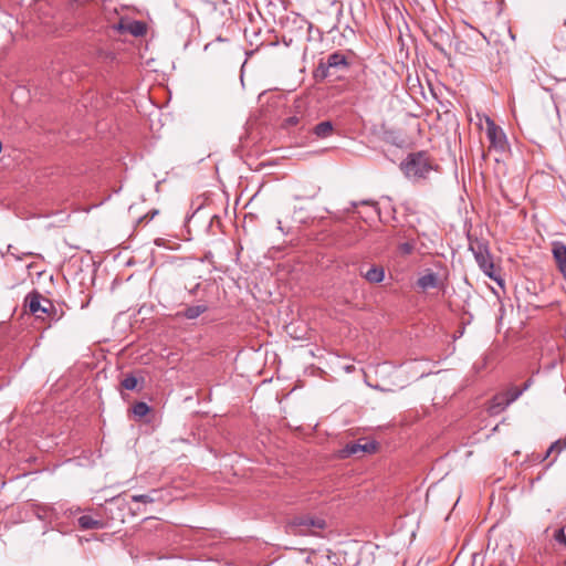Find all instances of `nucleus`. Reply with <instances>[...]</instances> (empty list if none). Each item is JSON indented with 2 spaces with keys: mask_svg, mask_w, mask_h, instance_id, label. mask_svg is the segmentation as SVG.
Returning <instances> with one entry per match:
<instances>
[{
  "mask_svg": "<svg viewBox=\"0 0 566 566\" xmlns=\"http://www.w3.org/2000/svg\"><path fill=\"white\" fill-rule=\"evenodd\" d=\"M406 177L417 180L426 178L432 169L426 153L410 154L400 165Z\"/></svg>",
  "mask_w": 566,
  "mask_h": 566,
  "instance_id": "f257e3e1",
  "label": "nucleus"
},
{
  "mask_svg": "<svg viewBox=\"0 0 566 566\" xmlns=\"http://www.w3.org/2000/svg\"><path fill=\"white\" fill-rule=\"evenodd\" d=\"M325 527V521L310 515L296 516L287 525L286 532L292 535H307L312 528L322 530Z\"/></svg>",
  "mask_w": 566,
  "mask_h": 566,
  "instance_id": "f03ea898",
  "label": "nucleus"
},
{
  "mask_svg": "<svg viewBox=\"0 0 566 566\" xmlns=\"http://www.w3.org/2000/svg\"><path fill=\"white\" fill-rule=\"evenodd\" d=\"M470 250L473 252L474 259L484 274L495 279L493 273L494 264L488 247L483 242L475 241L470 243Z\"/></svg>",
  "mask_w": 566,
  "mask_h": 566,
  "instance_id": "7ed1b4c3",
  "label": "nucleus"
},
{
  "mask_svg": "<svg viewBox=\"0 0 566 566\" xmlns=\"http://www.w3.org/2000/svg\"><path fill=\"white\" fill-rule=\"evenodd\" d=\"M25 303L30 312L36 315V317H42L41 314H50L54 310L52 302L35 291L28 294Z\"/></svg>",
  "mask_w": 566,
  "mask_h": 566,
  "instance_id": "20e7f679",
  "label": "nucleus"
},
{
  "mask_svg": "<svg viewBox=\"0 0 566 566\" xmlns=\"http://www.w3.org/2000/svg\"><path fill=\"white\" fill-rule=\"evenodd\" d=\"M486 137L490 142V147L497 151H505L507 142L506 136L501 127H499L492 119L486 118Z\"/></svg>",
  "mask_w": 566,
  "mask_h": 566,
  "instance_id": "39448f33",
  "label": "nucleus"
},
{
  "mask_svg": "<svg viewBox=\"0 0 566 566\" xmlns=\"http://www.w3.org/2000/svg\"><path fill=\"white\" fill-rule=\"evenodd\" d=\"M321 67L325 69L324 75H329V70H346L348 67V62L346 56L340 52H334L327 56L326 63H321Z\"/></svg>",
  "mask_w": 566,
  "mask_h": 566,
  "instance_id": "423d86ee",
  "label": "nucleus"
},
{
  "mask_svg": "<svg viewBox=\"0 0 566 566\" xmlns=\"http://www.w3.org/2000/svg\"><path fill=\"white\" fill-rule=\"evenodd\" d=\"M552 253L557 269L566 281V244L560 241L553 242Z\"/></svg>",
  "mask_w": 566,
  "mask_h": 566,
  "instance_id": "0eeeda50",
  "label": "nucleus"
},
{
  "mask_svg": "<svg viewBox=\"0 0 566 566\" xmlns=\"http://www.w3.org/2000/svg\"><path fill=\"white\" fill-rule=\"evenodd\" d=\"M510 406L506 400V395H495L489 403L488 411L492 416H496L504 411Z\"/></svg>",
  "mask_w": 566,
  "mask_h": 566,
  "instance_id": "6e6552de",
  "label": "nucleus"
},
{
  "mask_svg": "<svg viewBox=\"0 0 566 566\" xmlns=\"http://www.w3.org/2000/svg\"><path fill=\"white\" fill-rule=\"evenodd\" d=\"M417 285L422 290L426 291L428 289H434L438 286V274L433 272H428L423 275H421L418 281Z\"/></svg>",
  "mask_w": 566,
  "mask_h": 566,
  "instance_id": "1a4fd4ad",
  "label": "nucleus"
},
{
  "mask_svg": "<svg viewBox=\"0 0 566 566\" xmlns=\"http://www.w3.org/2000/svg\"><path fill=\"white\" fill-rule=\"evenodd\" d=\"M77 524L82 530H99L104 527V523L101 520H95L90 515L80 516Z\"/></svg>",
  "mask_w": 566,
  "mask_h": 566,
  "instance_id": "9d476101",
  "label": "nucleus"
},
{
  "mask_svg": "<svg viewBox=\"0 0 566 566\" xmlns=\"http://www.w3.org/2000/svg\"><path fill=\"white\" fill-rule=\"evenodd\" d=\"M376 444L374 442H366L364 444L361 443H352L346 447V452L348 454H356L358 452H368L371 453L376 450Z\"/></svg>",
  "mask_w": 566,
  "mask_h": 566,
  "instance_id": "9b49d317",
  "label": "nucleus"
},
{
  "mask_svg": "<svg viewBox=\"0 0 566 566\" xmlns=\"http://www.w3.org/2000/svg\"><path fill=\"white\" fill-rule=\"evenodd\" d=\"M334 130L333 124L329 120H324L314 126L313 133L318 138H327Z\"/></svg>",
  "mask_w": 566,
  "mask_h": 566,
  "instance_id": "f8f14e48",
  "label": "nucleus"
},
{
  "mask_svg": "<svg viewBox=\"0 0 566 566\" xmlns=\"http://www.w3.org/2000/svg\"><path fill=\"white\" fill-rule=\"evenodd\" d=\"M566 449V441L557 440L551 444L547 451L544 454H537L535 460L543 462L551 457L552 453H559L562 450Z\"/></svg>",
  "mask_w": 566,
  "mask_h": 566,
  "instance_id": "ddd939ff",
  "label": "nucleus"
},
{
  "mask_svg": "<svg viewBox=\"0 0 566 566\" xmlns=\"http://www.w3.org/2000/svg\"><path fill=\"white\" fill-rule=\"evenodd\" d=\"M364 277L370 283H380L385 277L384 269L373 266L364 274Z\"/></svg>",
  "mask_w": 566,
  "mask_h": 566,
  "instance_id": "4468645a",
  "label": "nucleus"
},
{
  "mask_svg": "<svg viewBox=\"0 0 566 566\" xmlns=\"http://www.w3.org/2000/svg\"><path fill=\"white\" fill-rule=\"evenodd\" d=\"M208 307L207 305L200 304V305H193L187 307L185 311L180 313L181 316L188 318V319H195L199 317L201 314L207 312Z\"/></svg>",
  "mask_w": 566,
  "mask_h": 566,
  "instance_id": "2eb2a0df",
  "label": "nucleus"
},
{
  "mask_svg": "<svg viewBox=\"0 0 566 566\" xmlns=\"http://www.w3.org/2000/svg\"><path fill=\"white\" fill-rule=\"evenodd\" d=\"M416 249V241L409 240L407 242L400 243L397 247V251L401 256L410 255Z\"/></svg>",
  "mask_w": 566,
  "mask_h": 566,
  "instance_id": "dca6fc26",
  "label": "nucleus"
},
{
  "mask_svg": "<svg viewBox=\"0 0 566 566\" xmlns=\"http://www.w3.org/2000/svg\"><path fill=\"white\" fill-rule=\"evenodd\" d=\"M158 492L156 490H153L150 493L148 494H138V495H133L132 496V501L134 502H140V503H144V504H148V503H154L156 501V494Z\"/></svg>",
  "mask_w": 566,
  "mask_h": 566,
  "instance_id": "f3484780",
  "label": "nucleus"
},
{
  "mask_svg": "<svg viewBox=\"0 0 566 566\" xmlns=\"http://www.w3.org/2000/svg\"><path fill=\"white\" fill-rule=\"evenodd\" d=\"M149 407L146 402H136L134 406H133V412L136 417L138 418H143L145 417L148 412H149Z\"/></svg>",
  "mask_w": 566,
  "mask_h": 566,
  "instance_id": "a211bd4d",
  "label": "nucleus"
},
{
  "mask_svg": "<svg viewBox=\"0 0 566 566\" xmlns=\"http://www.w3.org/2000/svg\"><path fill=\"white\" fill-rule=\"evenodd\" d=\"M350 206H352V209H355L359 206H369V207H371V209L376 216L379 214L378 203L374 200L352 201Z\"/></svg>",
  "mask_w": 566,
  "mask_h": 566,
  "instance_id": "6ab92c4d",
  "label": "nucleus"
},
{
  "mask_svg": "<svg viewBox=\"0 0 566 566\" xmlns=\"http://www.w3.org/2000/svg\"><path fill=\"white\" fill-rule=\"evenodd\" d=\"M523 394V389H520L517 387H512L507 391L502 392V395H506V400L511 405L515 400H517Z\"/></svg>",
  "mask_w": 566,
  "mask_h": 566,
  "instance_id": "aec40b11",
  "label": "nucleus"
},
{
  "mask_svg": "<svg viewBox=\"0 0 566 566\" xmlns=\"http://www.w3.org/2000/svg\"><path fill=\"white\" fill-rule=\"evenodd\" d=\"M137 378L133 375H128L126 376L123 381H122V386L123 388H125L126 390H134L136 387H137Z\"/></svg>",
  "mask_w": 566,
  "mask_h": 566,
  "instance_id": "412c9836",
  "label": "nucleus"
},
{
  "mask_svg": "<svg viewBox=\"0 0 566 566\" xmlns=\"http://www.w3.org/2000/svg\"><path fill=\"white\" fill-rule=\"evenodd\" d=\"M455 49H457V51H458L459 53H462V54H469V53H470V51H472V50L469 48L468 43H467V42H464V41H459V42L457 43V45H455Z\"/></svg>",
  "mask_w": 566,
  "mask_h": 566,
  "instance_id": "4be33fe9",
  "label": "nucleus"
},
{
  "mask_svg": "<svg viewBox=\"0 0 566 566\" xmlns=\"http://www.w3.org/2000/svg\"><path fill=\"white\" fill-rule=\"evenodd\" d=\"M554 538L556 542H558L559 544H563L564 539L566 538V535H565V528L562 527V528H558L555 534H554Z\"/></svg>",
  "mask_w": 566,
  "mask_h": 566,
  "instance_id": "5701e85b",
  "label": "nucleus"
},
{
  "mask_svg": "<svg viewBox=\"0 0 566 566\" xmlns=\"http://www.w3.org/2000/svg\"><path fill=\"white\" fill-rule=\"evenodd\" d=\"M297 124H298V117L297 116H291V117L285 119V126H287V127L295 126Z\"/></svg>",
  "mask_w": 566,
  "mask_h": 566,
  "instance_id": "b1692460",
  "label": "nucleus"
},
{
  "mask_svg": "<svg viewBox=\"0 0 566 566\" xmlns=\"http://www.w3.org/2000/svg\"><path fill=\"white\" fill-rule=\"evenodd\" d=\"M200 287V283H197L189 292L190 294L195 295Z\"/></svg>",
  "mask_w": 566,
  "mask_h": 566,
  "instance_id": "393cba45",
  "label": "nucleus"
},
{
  "mask_svg": "<svg viewBox=\"0 0 566 566\" xmlns=\"http://www.w3.org/2000/svg\"><path fill=\"white\" fill-rule=\"evenodd\" d=\"M531 384H532V380H531V379H528V380L524 384V386L521 388V389H523V392L530 388Z\"/></svg>",
  "mask_w": 566,
  "mask_h": 566,
  "instance_id": "a878e982",
  "label": "nucleus"
},
{
  "mask_svg": "<svg viewBox=\"0 0 566 566\" xmlns=\"http://www.w3.org/2000/svg\"><path fill=\"white\" fill-rule=\"evenodd\" d=\"M11 250H12V245H9V247H8V251H9L12 255H14L17 259H19V260H20L21 258H20V256H17V255L11 251Z\"/></svg>",
  "mask_w": 566,
  "mask_h": 566,
  "instance_id": "bb28decb",
  "label": "nucleus"
},
{
  "mask_svg": "<svg viewBox=\"0 0 566 566\" xmlns=\"http://www.w3.org/2000/svg\"><path fill=\"white\" fill-rule=\"evenodd\" d=\"M134 34H138L139 33V28H136V31H133Z\"/></svg>",
  "mask_w": 566,
  "mask_h": 566,
  "instance_id": "cd10ccee",
  "label": "nucleus"
},
{
  "mask_svg": "<svg viewBox=\"0 0 566 566\" xmlns=\"http://www.w3.org/2000/svg\"><path fill=\"white\" fill-rule=\"evenodd\" d=\"M134 34H138L139 33V28H136V31H133Z\"/></svg>",
  "mask_w": 566,
  "mask_h": 566,
  "instance_id": "c85d7f7f",
  "label": "nucleus"
},
{
  "mask_svg": "<svg viewBox=\"0 0 566 566\" xmlns=\"http://www.w3.org/2000/svg\"><path fill=\"white\" fill-rule=\"evenodd\" d=\"M565 27H566V21H565Z\"/></svg>",
  "mask_w": 566,
  "mask_h": 566,
  "instance_id": "c756f323",
  "label": "nucleus"
}]
</instances>
